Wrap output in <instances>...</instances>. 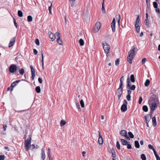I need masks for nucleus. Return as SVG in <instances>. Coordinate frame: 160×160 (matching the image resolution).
<instances>
[{"mask_svg":"<svg viewBox=\"0 0 160 160\" xmlns=\"http://www.w3.org/2000/svg\"><path fill=\"white\" fill-rule=\"evenodd\" d=\"M49 37L51 39L52 41H54L55 38L57 39V41L59 44H60L59 43V39H60V36H59V33L58 32H57L54 35L53 34L50 32L49 35Z\"/></svg>","mask_w":160,"mask_h":160,"instance_id":"f257e3e1","label":"nucleus"},{"mask_svg":"<svg viewBox=\"0 0 160 160\" xmlns=\"http://www.w3.org/2000/svg\"><path fill=\"white\" fill-rule=\"evenodd\" d=\"M31 138L30 137L25 141V149L26 151H28L31 147Z\"/></svg>","mask_w":160,"mask_h":160,"instance_id":"f03ea898","label":"nucleus"},{"mask_svg":"<svg viewBox=\"0 0 160 160\" xmlns=\"http://www.w3.org/2000/svg\"><path fill=\"white\" fill-rule=\"evenodd\" d=\"M102 45L103 49L106 53L107 56H108V53L109 52L110 50V46L106 42H102Z\"/></svg>","mask_w":160,"mask_h":160,"instance_id":"7ed1b4c3","label":"nucleus"},{"mask_svg":"<svg viewBox=\"0 0 160 160\" xmlns=\"http://www.w3.org/2000/svg\"><path fill=\"white\" fill-rule=\"evenodd\" d=\"M151 100L152 101V100H150V102ZM149 103H150L149 104L150 105L151 111H153L157 108V104L159 103L158 99V98H156L155 100V102H152L151 104L150 103V102H149Z\"/></svg>","mask_w":160,"mask_h":160,"instance_id":"20e7f679","label":"nucleus"},{"mask_svg":"<svg viewBox=\"0 0 160 160\" xmlns=\"http://www.w3.org/2000/svg\"><path fill=\"white\" fill-rule=\"evenodd\" d=\"M127 83L126 86L127 89H131V90H134L135 89L136 86L135 85H131V82L129 78L127 79Z\"/></svg>","mask_w":160,"mask_h":160,"instance_id":"39448f33","label":"nucleus"},{"mask_svg":"<svg viewBox=\"0 0 160 160\" xmlns=\"http://www.w3.org/2000/svg\"><path fill=\"white\" fill-rule=\"evenodd\" d=\"M101 24L100 22H97L95 24V27L94 28L93 32L95 33L98 32L101 27Z\"/></svg>","mask_w":160,"mask_h":160,"instance_id":"423d86ee","label":"nucleus"},{"mask_svg":"<svg viewBox=\"0 0 160 160\" xmlns=\"http://www.w3.org/2000/svg\"><path fill=\"white\" fill-rule=\"evenodd\" d=\"M137 51L138 49L136 48H134L128 52V55L134 58V56L135 54V53L137 52Z\"/></svg>","mask_w":160,"mask_h":160,"instance_id":"0eeeda50","label":"nucleus"},{"mask_svg":"<svg viewBox=\"0 0 160 160\" xmlns=\"http://www.w3.org/2000/svg\"><path fill=\"white\" fill-rule=\"evenodd\" d=\"M120 134L122 137H124L126 139H130L127 135V132L126 130H122L120 132Z\"/></svg>","mask_w":160,"mask_h":160,"instance_id":"6e6552de","label":"nucleus"},{"mask_svg":"<svg viewBox=\"0 0 160 160\" xmlns=\"http://www.w3.org/2000/svg\"><path fill=\"white\" fill-rule=\"evenodd\" d=\"M16 70L17 67L14 64L11 65L9 68L10 71L12 73L15 72Z\"/></svg>","mask_w":160,"mask_h":160,"instance_id":"1a4fd4ad","label":"nucleus"},{"mask_svg":"<svg viewBox=\"0 0 160 160\" xmlns=\"http://www.w3.org/2000/svg\"><path fill=\"white\" fill-rule=\"evenodd\" d=\"M111 27L113 32L115 31V19L113 18L111 24Z\"/></svg>","mask_w":160,"mask_h":160,"instance_id":"9d476101","label":"nucleus"},{"mask_svg":"<svg viewBox=\"0 0 160 160\" xmlns=\"http://www.w3.org/2000/svg\"><path fill=\"white\" fill-rule=\"evenodd\" d=\"M30 68H31V72L32 73V77L31 78L32 80H33L34 79V78L35 76V69L33 68L32 66H30Z\"/></svg>","mask_w":160,"mask_h":160,"instance_id":"9b49d317","label":"nucleus"},{"mask_svg":"<svg viewBox=\"0 0 160 160\" xmlns=\"http://www.w3.org/2000/svg\"><path fill=\"white\" fill-rule=\"evenodd\" d=\"M16 37H14L12 38L9 44L8 47L10 48L12 46L14 43L15 41Z\"/></svg>","mask_w":160,"mask_h":160,"instance_id":"f8f14e48","label":"nucleus"},{"mask_svg":"<svg viewBox=\"0 0 160 160\" xmlns=\"http://www.w3.org/2000/svg\"><path fill=\"white\" fill-rule=\"evenodd\" d=\"M99 133V138L98 142L100 145H102L103 144V140L100 132H98Z\"/></svg>","mask_w":160,"mask_h":160,"instance_id":"ddd939ff","label":"nucleus"},{"mask_svg":"<svg viewBox=\"0 0 160 160\" xmlns=\"http://www.w3.org/2000/svg\"><path fill=\"white\" fill-rule=\"evenodd\" d=\"M127 90L128 91V95L126 97V98L128 101H130L131 100L130 94L131 93L132 90L131 89H127Z\"/></svg>","mask_w":160,"mask_h":160,"instance_id":"4468645a","label":"nucleus"},{"mask_svg":"<svg viewBox=\"0 0 160 160\" xmlns=\"http://www.w3.org/2000/svg\"><path fill=\"white\" fill-rule=\"evenodd\" d=\"M41 154L42 160H44L45 158V154L44 149L43 148L42 149V153Z\"/></svg>","mask_w":160,"mask_h":160,"instance_id":"2eb2a0df","label":"nucleus"},{"mask_svg":"<svg viewBox=\"0 0 160 160\" xmlns=\"http://www.w3.org/2000/svg\"><path fill=\"white\" fill-rule=\"evenodd\" d=\"M133 57H131L129 55H128L127 59L128 62L130 64H131L132 62V60L133 59Z\"/></svg>","mask_w":160,"mask_h":160,"instance_id":"dca6fc26","label":"nucleus"},{"mask_svg":"<svg viewBox=\"0 0 160 160\" xmlns=\"http://www.w3.org/2000/svg\"><path fill=\"white\" fill-rule=\"evenodd\" d=\"M110 153H112V157L113 158H115L116 156L115 155V152L114 149L113 148H112L110 151Z\"/></svg>","mask_w":160,"mask_h":160,"instance_id":"f3484780","label":"nucleus"},{"mask_svg":"<svg viewBox=\"0 0 160 160\" xmlns=\"http://www.w3.org/2000/svg\"><path fill=\"white\" fill-rule=\"evenodd\" d=\"M121 110L123 112H124L127 110V106L125 105H122L121 107Z\"/></svg>","mask_w":160,"mask_h":160,"instance_id":"a211bd4d","label":"nucleus"},{"mask_svg":"<svg viewBox=\"0 0 160 160\" xmlns=\"http://www.w3.org/2000/svg\"><path fill=\"white\" fill-rule=\"evenodd\" d=\"M42 55V67L43 69H44V57L43 56V52L42 51H41Z\"/></svg>","mask_w":160,"mask_h":160,"instance_id":"6ab92c4d","label":"nucleus"},{"mask_svg":"<svg viewBox=\"0 0 160 160\" xmlns=\"http://www.w3.org/2000/svg\"><path fill=\"white\" fill-rule=\"evenodd\" d=\"M122 88H118L117 90V95H122Z\"/></svg>","mask_w":160,"mask_h":160,"instance_id":"aec40b11","label":"nucleus"},{"mask_svg":"<svg viewBox=\"0 0 160 160\" xmlns=\"http://www.w3.org/2000/svg\"><path fill=\"white\" fill-rule=\"evenodd\" d=\"M116 19L118 20V26H120V20L121 19L120 15L119 14H118L116 16Z\"/></svg>","mask_w":160,"mask_h":160,"instance_id":"412c9836","label":"nucleus"},{"mask_svg":"<svg viewBox=\"0 0 160 160\" xmlns=\"http://www.w3.org/2000/svg\"><path fill=\"white\" fill-rule=\"evenodd\" d=\"M152 124L154 127H155L157 125V122L156 118L155 117H153L152 118Z\"/></svg>","mask_w":160,"mask_h":160,"instance_id":"4be33fe9","label":"nucleus"},{"mask_svg":"<svg viewBox=\"0 0 160 160\" xmlns=\"http://www.w3.org/2000/svg\"><path fill=\"white\" fill-rule=\"evenodd\" d=\"M140 20V19L139 18V16H138L136 19V23L135 24V26L139 25V23Z\"/></svg>","mask_w":160,"mask_h":160,"instance_id":"5701e85b","label":"nucleus"},{"mask_svg":"<svg viewBox=\"0 0 160 160\" xmlns=\"http://www.w3.org/2000/svg\"><path fill=\"white\" fill-rule=\"evenodd\" d=\"M122 144L123 145H127L128 143L127 141L124 139H121Z\"/></svg>","mask_w":160,"mask_h":160,"instance_id":"b1692460","label":"nucleus"},{"mask_svg":"<svg viewBox=\"0 0 160 160\" xmlns=\"http://www.w3.org/2000/svg\"><path fill=\"white\" fill-rule=\"evenodd\" d=\"M135 28L137 33H138L140 32V27L139 25L135 26Z\"/></svg>","mask_w":160,"mask_h":160,"instance_id":"393cba45","label":"nucleus"},{"mask_svg":"<svg viewBox=\"0 0 160 160\" xmlns=\"http://www.w3.org/2000/svg\"><path fill=\"white\" fill-rule=\"evenodd\" d=\"M150 83V80L149 79H147L146 81V82L144 84V85L145 86L148 87Z\"/></svg>","mask_w":160,"mask_h":160,"instance_id":"a878e982","label":"nucleus"},{"mask_svg":"<svg viewBox=\"0 0 160 160\" xmlns=\"http://www.w3.org/2000/svg\"><path fill=\"white\" fill-rule=\"evenodd\" d=\"M135 147L137 148H139L140 147L139 142L137 141H135L134 142Z\"/></svg>","mask_w":160,"mask_h":160,"instance_id":"bb28decb","label":"nucleus"},{"mask_svg":"<svg viewBox=\"0 0 160 160\" xmlns=\"http://www.w3.org/2000/svg\"><path fill=\"white\" fill-rule=\"evenodd\" d=\"M67 123V122L64 120H62L61 121V126H64Z\"/></svg>","mask_w":160,"mask_h":160,"instance_id":"cd10ccee","label":"nucleus"},{"mask_svg":"<svg viewBox=\"0 0 160 160\" xmlns=\"http://www.w3.org/2000/svg\"><path fill=\"white\" fill-rule=\"evenodd\" d=\"M142 109L143 111L145 112H147L148 110V108L146 105H144L142 107Z\"/></svg>","mask_w":160,"mask_h":160,"instance_id":"c85d7f7f","label":"nucleus"},{"mask_svg":"<svg viewBox=\"0 0 160 160\" xmlns=\"http://www.w3.org/2000/svg\"><path fill=\"white\" fill-rule=\"evenodd\" d=\"M36 92L38 93H39L41 92V89L39 86H37L35 88Z\"/></svg>","mask_w":160,"mask_h":160,"instance_id":"c756f323","label":"nucleus"},{"mask_svg":"<svg viewBox=\"0 0 160 160\" xmlns=\"http://www.w3.org/2000/svg\"><path fill=\"white\" fill-rule=\"evenodd\" d=\"M130 79L132 82H135L134 75L133 74L131 75L130 76Z\"/></svg>","mask_w":160,"mask_h":160,"instance_id":"7c9ffc66","label":"nucleus"},{"mask_svg":"<svg viewBox=\"0 0 160 160\" xmlns=\"http://www.w3.org/2000/svg\"><path fill=\"white\" fill-rule=\"evenodd\" d=\"M80 104L82 108H83L84 107V103L83 100L82 99H81L80 102Z\"/></svg>","mask_w":160,"mask_h":160,"instance_id":"2f4dec72","label":"nucleus"},{"mask_svg":"<svg viewBox=\"0 0 160 160\" xmlns=\"http://www.w3.org/2000/svg\"><path fill=\"white\" fill-rule=\"evenodd\" d=\"M76 106L78 108V111L80 112L81 109L78 101H77V102H76Z\"/></svg>","mask_w":160,"mask_h":160,"instance_id":"473e14b6","label":"nucleus"},{"mask_svg":"<svg viewBox=\"0 0 160 160\" xmlns=\"http://www.w3.org/2000/svg\"><path fill=\"white\" fill-rule=\"evenodd\" d=\"M28 21L29 22H31L32 20V18L31 16H28L27 17Z\"/></svg>","mask_w":160,"mask_h":160,"instance_id":"72a5a7b5","label":"nucleus"},{"mask_svg":"<svg viewBox=\"0 0 160 160\" xmlns=\"http://www.w3.org/2000/svg\"><path fill=\"white\" fill-rule=\"evenodd\" d=\"M79 43H80V45L81 46H82L84 45V41L82 39H80V40H79Z\"/></svg>","mask_w":160,"mask_h":160,"instance_id":"f704fd0d","label":"nucleus"},{"mask_svg":"<svg viewBox=\"0 0 160 160\" xmlns=\"http://www.w3.org/2000/svg\"><path fill=\"white\" fill-rule=\"evenodd\" d=\"M128 135L129 136L132 138H134V136L131 132H128Z\"/></svg>","mask_w":160,"mask_h":160,"instance_id":"c9c22d12","label":"nucleus"},{"mask_svg":"<svg viewBox=\"0 0 160 160\" xmlns=\"http://www.w3.org/2000/svg\"><path fill=\"white\" fill-rule=\"evenodd\" d=\"M145 25L147 26H148L149 24V20L148 18H146L145 21Z\"/></svg>","mask_w":160,"mask_h":160,"instance_id":"e433bc0d","label":"nucleus"},{"mask_svg":"<svg viewBox=\"0 0 160 160\" xmlns=\"http://www.w3.org/2000/svg\"><path fill=\"white\" fill-rule=\"evenodd\" d=\"M141 158L142 160H146V157L144 154H142L141 156Z\"/></svg>","mask_w":160,"mask_h":160,"instance_id":"4c0bfd02","label":"nucleus"},{"mask_svg":"<svg viewBox=\"0 0 160 160\" xmlns=\"http://www.w3.org/2000/svg\"><path fill=\"white\" fill-rule=\"evenodd\" d=\"M116 147L118 150H120V145L118 141L117 142Z\"/></svg>","mask_w":160,"mask_h":160,"instance_id":"58836bf2","label":"nucleus"},{"mask_svg":"<svg viewBox=\"0 0 160 160\" xmlns=\"http://www.w3.org/2000/svg\"><path fill=\"white\" fill-rule=\"evenodd\" d=\"M18 15L19 17H22V16L23 15L22 12L21 11H20V10L18 11Z\"/></svg>","mask_w":160,"mask_h":160,"instance_id":"ea45409f","label":"nucleus"},{"mask_svg":"<svg viewBox=\"0 0 160 160\" xmlns=\"http://www.w3.org/2000/svg\"><path fill=\"white\" fill-rule=\"evenodd\" d=\"M153 4L154 8H158V3L156 2H153Z\"/></svg>","mask_w":160,"mask_h":160,"instance_id":"a19ab883","label":"nucleus"},{"mask_svg":"<svg viewBox=\"0 0 160 160\" xmlns=\"http://www.w3.org/2000/svg\"><path fill=\"white\" fill-rule=\"evenodd\" d=\"M102 10L103 13H106V11L104 7L103 3H102Z\"/></svg>","mask_w":160,"mask_h":160,"instance_id":"79ce46f5","label":"nucleus"},{"mask_svg":"<svg viewBox=\"0 0 160 160\" xmlns=\"http://www.w3.org/2000/svg\"><path fill=\"white\" fill-rule=\"evenodd\" d=\"M119 58L117 59L115 62V65L116 66H118L119 64Z\"/></svg>","mask_w":160,"mask_h":160,"instance_id":"37998d69","label":"nucleus"},{"mask_svg":"<svg viewBox=\"0 0 160 160\" xmlns=\"http://www.w3.org/2000/svg\"><path fill=\"white\" fill-rule=\"evenodd\" d=\"M17 84L15 82H13L11 84V87H12V88L11 89V90H12L13 88V87H14Z\"/></svg>","mask_w":160,"mask_h":160,"instance_id":"c03bdc74","label":"nucleus"},{"mask_svg":"<svg viewBox=\"0 0 160 160\" xmlns=\"http://www.w3.org/2000/svg\"><path fill=\"white\" fill-rule=\"evenodd\" d=\"M52 6V3H51V5L50 6H49L48 7L49 12L51 14H52V12H51Z\"/></svg>","mask_w":160,"mask_h":160,"instance_id":"a18cd8bd","label":"nucleus"},{"mask_svg":"<svg viewBox=\"0 0 160 160\" xmlns=\"http://www.w3.org/2000/svg\"><path fill=\"white\" fill-rule=\"evenodd\" d=\"M148 148L149 149H152L153 151L155 149L153 146L151 144H149L148 145Z\"/></svg>","mask_w":160,"mask_h":160,"instance_id":"49530a36","label":"nucleus"},{"mask_svg":"<svg viewBox=\"0 0 160 160\" xmlns=\"http://www.w3.org/2000/svg\"><path fill=\"white\" fill-rule=\"evenodd\" d=\"M24 72V70L23 68L19 70V73L21 75H23Z\"/></svg>","mask_w":160,"mask_h":160,"instance_id":"de8ad7c7","label":"nucleus"},{"mask_svg":"<svg viewBox=\"0 0 160 160\" xmlns=\"http://www.w3.org/2000/svg\"><path fill=\"white\" fill-rule=\"evenodd\" d=\"M146 60H147V59H146V58H143L142 60V64H144L146 62Z\"/></svg>","mask_w":160,"mask_h":160,"instance_id":"09e8293b","label":"nucleus"},{"mask_svg":"<svg viewBox=\"0 0 160 160\" xmlns=\"http://www.w3.org/2000/svg\"><path fill=\"white\" fill-rule=\"evenodd\" d=\"M35 42L37 45L38 46L39 45V42L38 39H36Z\"/></svg>","mask_w":160,"mask_h":160,"instance_id":"8fccbe9b","label":"nucleus"},{"mask_svg":"<svg viewBox=\"0 0 160 160\" xmlns=\"http://www.w3.org/2000/svg\"><path fill=\"white\" fill-rule=\"evenodd\" d=\"M13 21H14V25L15 26V27L17 28H18V24L16 22V19H15V18H13Z\"/></svg>","mask_w":160,"mask_h":160,"instance_id":"3c124183","label":"nucleus"},{"mask_svg":"<svg viewBox=\"0 0 160 160\" xmlns=\"http://www.w3.org/2000/svg\"><path fill=\"white\" fill-rule=\"evenodd\" d=\"M142 101V98L141 97H140L139 98L138 103L139 104H141Z\"/></svg>","mask_w":160,"mask_h":160,"instance_id":"603ef678","label":"nucleus"},{"mask_svg":"<svg viewBox=\"0 0 160 160\" xmlns=\"http://www.w3.org/2000/svg\"><path fill=\"white\" fill-rule=\"evenodd\" d=\"M5 158L4 155H0V160H4Z\"/></svg>","mask_w":160,"mask_h":160,"instance_id":"864d4df0","label":"nucleus"},{"mask_svg":"<svg viewBox=\"0 0 160 160\" xmlns=\"http://www.w3.org/2000/svg\"><path fill=\"white\" fill-rule=\"evenodd\" d=\"M127 148L128 149H130L132 148V146L130 144H128V143L127 144Z\"/></svg>","mask_w":160,"mask_h":160,"instance_id":"5fc2aeb1","label":"nucleus"},{"mask_svg":"<svg viewBox=\"0 0 160 160\" xmlns=\"http://www.w3.org/2000/svg\"><path fill=\"white\" fill-rule=\"evenodd\" d=\"M145 118L146 120V122H149V119L148 117L145 116Z\"/></svg>","mask_w":160,"mask_h":160,"instance_id":"6e6d98bb","label":"nucleus"},{"mask_svg":"<svg viewBox=\"0 0 160 160\" xmlns=\"http://www.w3.org/2000/svg\"><path fill=\"white\" fill-rule=\"evenodd\" d=\"M123 82H120L119 86V88H122V87L123 85Z\"/></svg>","mask_w":160,"mask_h":160,"instance_id":"4d7b16f0","label":"nucleus"},{"mask_svg":"<svg viewBox=\"0 0 160 160\" xmlns=\"http://www.w3.org/2000/svg\"><path fill=\"white\" fill-rule=\"evenodd\" d=\"M38 81L40 84H42V79L40 78H38Z\"/></svg>","mask_w":160,"mask_h":160,"instance_id":"13d9d810","label":"nucleus"},{"mask_svg":"<svg viewBox=\"0 0 160 160\" xmlns=\"http://www.w3.org/2000/svg\"><path fill=\"white\" fill-rule=\"evenodd\" d=\"M33 52H34V54L35 55H37V54L38 53V51L36 49H33Z\"/></svg>","mask_w":160,"mask_h":160,"instance_id":"bf43d9fd","label":"nucleus"},{"mask_svg":"<svg viewBox=\"0 0 160 160\" xmlns=\"http://www.w3.org/2000/svg\"><path fill=\"white\" fill-rule=\"evenodd\" d=\"M48 157L49 160H52V156L50 155V153H48Z\"/></svg>","mask_w":160,"mask_h":160,"instance_id":"052dcab7","label":"nucleus"},{"mask_svg":"<svg viewBox=\"0 0 160 160\" xmlns=\"http://www.w3.org/2000/svg\"><path fill=\"white\" fill-rule=\"evenodd\" d=\"M31 150H33L35 148V146L33 144L31 145Z\"/></svg>","mask_w":160,"mask_h":160,"instance_id":"680f3d73","label":"nucleus"},{"mask_svg":"<svg viewBox=\"0 0 160 160\" xmlns=\"http://www.w3.org/2000/svg\"><path fill=\"white\" fill-rule=\"evenodd\" d=\"M123 102H124V103L122 105H125L127 106V105L128 104V102H127V101L126 100H124Z\"/></svg>","mask_w":160,"mask_h":160,"instance_id":"e2e57ef3","label":"nucleus"},{"mask_svg":"<svg viewBox=\"0 0 160 160\" xmlns=\"http://www.w3.org/2000/svg\"><path fill=\"white\" fill-rule=\"evenodd\" d=\"M124 80V76H122L120 79V82H123V81Z\"/></svg>","mask_w":160,"mask_h":160,"instance_id":"0e129e2a","label":"nucleus"},{"mask_svg":"<svg viewBox=\"0 0 160 160\" xmlns=\"http://www.w3.org/2000/svg\"><path fill=\"white\" fill-rule=\"evenodd\" d=\"M3 128L4 129V131H5L6 130V128L7 127V126L5 125H3Z\"/></svg>","mask_w":160,"mask_h":160,"instance_id":"69168bd1","label":"nucleus"},{"mask_svg":"<svg viewBox=\"0 0 160 160\" xmlns=\"http://www.w3.org/2000/svg\"><path fill=\"white\" fill-rule=\"evenodd\" d=\"M156 12H158V13H160V10H159V8H156Z\"/></svg>","mask_w":160,"mask_h":160,"instance_id":"338daca9","label":"nucleus"},{"mask_svg":"<svg viewBox=\"0 0 160 160\" xmlns=\"http://www.w3.org/2000/svg\"><path fill=\"white\" fill-rule=\"evenodd\" d=\"M86 153V152L85 151H83L82 152V155L83 157H85V154Z\"/></svg>","mask_w":160,"mask_h":160,"instance_id":"774afa93","label":"nucleus"}]
</instances>
